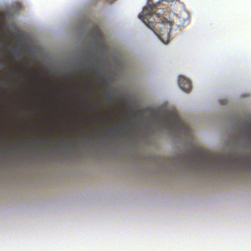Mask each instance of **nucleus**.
Returning a JSON list of instances; mask_svg holds the SVG:
<instances>
[{
  "mask_svg": "<svg viewBox=\"0 0 251 251\" xmlns=\"http://www.w3.org/2000/svg\"><path fill=\"white\" fill-rule=\"evenodd\" d=\"M184 161H187L190 163L193 162L195 165L202 167L204 169L220 172L224 169H227L231 164L234 165L238 161L242 163L243 159L237 157L223 158L218 155L211 156L194 151L185 157Z\"/></svg>",
  "mask_w": 251,
  "mask_h": 251,
  "instance_id": "nucleus-1",
  "label": "nucleus"
},
{
  "mask_svg": "<svg viewBox=\"0 0 251 251\" xmlns=\"http://www.w3.org/2000/svg\"><path fill=\"white\" fill-rule=\"evenodd\" d=\"M173 1L172 0L158 1V23L163 25L159 27L158 38L165 44L170 41V32L175 24L174 18H178L177 15L168 10Z\"/></svg>",
  "mask_w": 251,
  "mask_h": 251,
  "instance_id": "nucleus-2",
  "label": "nucleus"
},
{
  "mask_svg": "<svg viewBox=\"0 0 251 251\" xmlns=\"http://www.w3.org/2000/svg\"><path fill=\"white\" fill-rule=\"evenodd\" d=\"M165 123L170 130L180 131L184 129L186 131H189V127L181 120L176 110L171 109L166 112Z\"/></svg>",
  "mask_w": 251,
  "mask_h": 251,
  "instance_id": "nucleus-3",
  "label": "nucleus"
},
{
  "mask_svg": "<svg viewBox=\"0 0 251 251\" xmlns=\"http://www.w3.org/2000/svg\"><path fill=\"white\" fill-rule=\"evenodd\" d=\"M157 6L156 4L153 5H149L145 7L143 9V14H140L138 16L139 19L141 20L147 26L151 29L154 33L157 35L155 30L154 23L148 19L149 17H152L153 15H156Z\"/></svg>",
  "mask_w": 251,
  "mask_h": 251,
  "instance_id": "nucleus-4",
  "label": "nucleus"
},
{
  "mask_svg": "<svg viewBox=\"0 0 251 251\" xmlns=\"http://www.w3.org/2000/svg\"><path fill=\"white\" fill-rule=\"evenodd\" d=\"M179 87L184 91L189 92L192 86L190 81L183 75H180L178 80Z\"/></svg>",
  "mask_w": 251,
  "mask_h": 251,
  "instance_id": "nucleus-5",
  "label": "nucleus"
},
{
  "mask_svg": "<svg viewBox=\"0 0 251 251\" xmlns=\"http://www.w3.org/2000/svg\"><path fill=\"white\" fill-rule=\"evenodd\" d=\"M246 132L247 133H251V128H247L246 129Z\"/></svg>",
  "mask_w": 251,
  "mask_h": 251,
  "instance_id": "nucleus-6",
  "label": "nucleus"
},
{
  "mask_svg": "<svg viewBox=\"0 0 251 251\" xmlns=\"http://www.w3.org/2000/svg\"><path fill=\"white\" fill-rule=\"evenodd\" d=\"M0 51L2 53H3V51L1 48V42L0 40Z\"/></svg>",
  "mask_w": 251,
  "mask_h": 251,
  "instance_id": "nucleus-7",
  "label": "nucleus"
},
{
  "mask_svg": "<svg viewBox=\"0 0 251 251\" xmlns=\"http://www.w3.org/2000/svg\"><path fill=\"white\" fill-rule=\"evenodd\" d=\"M157 110H158V124H159V111H160L159 107H158Z\"/></svg>",
  "mask_w": 251,
  "mask_h": 251,
  "instance_id": "nucleus-8",
  "label": "nucleus"
},
{
  "mask_svg": "<svg viewBox=\"0 0 251 251\" xmlns=\"http://www.w3.org/2000/svg\"><path fill=\"white\" fill-rule=\"evenodd\" d=\"M89 74H92L93 73V70L92 69H90L89 71H88V72Z\"/></svg>",
  "mask_w": 251,
  "mask_h": 251,
  "instance_id": "nucleus-9",
  "label": "nucleus"
},
{
  "mask_svg": "<svg viewBox=\"0 0 251 251\" xmlns=\"http://www.w3.org/2000/svg\"><path fill=\"white\" fill-rule=\"evenodd\" d=\"M3 65V63L1 61H0V66H2Z\"/></svg>",
  "mask_w": 251,
  "mask_h": 251,
  "instance_id": "nucleus-10",
  "label": "nucleus"
},
{
  "mask_svg": "<svg viewBox=\"0 0 251 251\" xmlns=\"http://www.w3.org/2000/svg\"><path fill=\"white\" fill-rule=\"evenodd\" d=\"M222 103L223 104H226V100H223Z\"/></svg>",
  "mask_w": 251,
  "mask_h": 251,
  "instance_id": "nucleus-11",
  "label": "nucleus"
},
{
  "mask_svg": "<svg viewBox=\"0 0 251 251\" xmlns=\"http://www.w3.org/2000/svg\"><path fill=\"white\" fill-rule=\"evenodd\" d=\"M93 89V87H92V86H90V90L91 91Z\"/></svg>",
  "mask_w": 251,
  "mask_h": 251,
  "instance_id": "nucleus-12",
  "label": "nucleus"
},
{
  "mask_svg": "<svg viewBox=\"0 0 251 251\" xmlns=\"http://www.w3.org/2000/svg\"><path fill=\"white\" fill-rule=\"evenodd\" d=\"M8 83H9V84H12V82H11V81H9V82H8Z\"/></svg>",
  "mask_w": 251,
  "mask_h": 251,
  "instance_id": "nucleus-13",
  "label": "nucleus"
},
{
  "mask_svg": "<svg viewBox=\"0 0 251 251\" xmlns=\"http://www.w3.org/2000/svg\"><path fill=\"white\" fill-rule=\"evenodd\" d=\"M157 159H158V162H159V158L158 156Z\"/></svg>",
  "mask_w": 251,
  "mask_h": 251,
  "instance_id": "nucleus-14",
  "label": "nucleus"
},
{
  "mask_svg": "<svg viewBox=\"0 0 251 251\" xmlns=\"http://www.w3.org/2000/svg\"><path fill=\"white\" fill-rule=\"evenodd\" d=\"M96 65H98V63L97 62H96Z\"/></svg>",
  "mask_w": 251,
  "mask_h": 251,
  "instance_id": "nucleus-15",
  "label": "nucleus"
},
{
  "mask_svg": "<svg viewBox=\"0 0 251 251\" xmlns=\"http://www.w3.org/2000/svg\"><path fill=\"white\" fill-rule=\"evenodd\" d=\"M113 0L114 1V0Z\"/></svg>",
  "mask_w": 251,
  "mask_h": 251,
  "instance_id": "nucleus-16",
  "label": "nucleus"
}]
</instances>
